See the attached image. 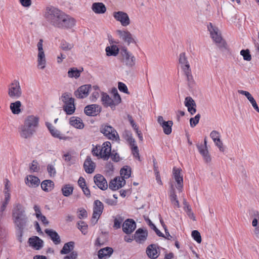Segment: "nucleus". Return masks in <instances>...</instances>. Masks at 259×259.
I'll use <instances>...</instances> for the list:
<instances>
[{
    "instance_id": "f257e3e1",
    "label": "nucleus",
    "mask_w": 259,
    "mask_h": 259,
    "mask_svg": "<svg viewBox=\"0 0 259 259\" xmlns=\"http://www.w3.org/2000/svg\"><path fill=\"white\" fill-rule=\"evenodd\" d=\"M39 118L33 115L27 116L23 124L19 128V132L21 138L28 139L32 136L38 126Z\"/></svg>"
},
{
    "instance_id": "f03ea898",
    "label": "nucleus",
    "mask_w": 259,
    "mask_h": 259,
    "mask_svg": "<svg viewBox=\"0 0 259 259\" xmlns=\"http://www.w3.org/2000/svg\"><path fill=\"white\" fill-rule=\"evenodd\" d=\"M64 13L53 6H48L44 11V17L52 26L57 27Z\"/></svg>"
},
{
    "instance_id": "7ed1b4c3",
    "label": "nucleus",
    "mask_w": 259,
    "mask_h": 259,
    "mask_svg": "<svg viewBox=\"0 0 259 259\" xmlns=\"http://www.w3.org/2000/svg\"><path fill=\"white\" fill-rule=\"evenodd\" d=\"M208 30L209 32L210 37L216 45L220 49H226L227 44L222 38L221 32L218 27L213 26L211 23L207 26Z\"/></svg>"
},
{
    "instance_id": "20e7f679",
    "label": "nucleus",
    "mask_w": 259,
    "mask_h": 259,
    "mask_svg": "<svg viewBox=\"0 0 259 259\" xmlns=\"http://www.w3.org/2000/svg\"><path fill=\"white\" fill-rule=\"evenodd\" d=\"M101 101L104 106L110 107L113 109L121 102V98L115 89L113 92V98L110 97L106 93H102Z\"/></svg>"
},
{
    "instance_id": "39448f33",
    "label": "nucleus",
    "mask_w": 259,
    "mask_h": 259,
    "mask_svg": "<svg viewBox=\"0 0 259 259\" xmlns=\"http://www.w3.org/2000/svg\"><path fill=\"white\" fill-rule=\"evenodd\" d=\"M121 61L128 68H133L136 64V58L127 49H122L120 52Z\"/></svg>"
},
{
    "instance_id": "423d86ee",
    "label": "nucleus",
    "mask_w": 259,
    "mask_h": 259,
    "mask_svg": "<svg viewBox=\"0 0 259 259\" xmlns=\"http://www.w3.org/2000/svg\"><path fill=\"white\" fill-rule=\"evenodd\" d=\"M8 96L13 99H17L20 98L22 91L19 82L14 80L8 87Z\"/></svg>"
},
{
    "instance_id": "0eeeda50",
    "label": "nucleus",
    "mask_w": 259,
    "mask_h": 259,
    "mask_svg": "<svg viewBox=\"0 0 259 259\" xmlns=\"http://www.w3.org/2000/svg\"><path fill=\"white\" fill-rule=\"evenodd\" d=\"M116 33L119 38L127 45L131 44H137L138 39L135 35L126 29L117 30Z\"/></svg>"
},
{
    "instance_id": "6e6552de",
    "label": "nucleus",
    "mask_w": 259,
    "mask_h": 259,
    "mask_svg": "<svg viewBox=\"0 0 259 259\" xmlns=\"http://www.w3.org/2000/svg\"><path fill=\"white\" fill-rule=\"evenodd\" d=\"M93 213L91 220V223L95 225L98 222L100 215L103 212L104 206L102 202L97 200L94 201Z\"/></svg>"
},
{
    "instance_id": "1a4fd4ad",
    "label": "nucleus",
    "mask_w": 259,
    "mask_h": 259,
    "mask_svg": "<svg viewBox=\"0 0 259 259\" xmlns=\"http://www.w3.org/2000/svg\"><path fill=\"white\" fill-rule=\"evenodd\" d=\"M112 16L123 27H126L131 23V20L128 14L123 11L114 12Z\"/></svg>"
},
{
    "instance_id": "9d476101",
    "label": "nucleus",
    "mask_w": 259,
    "mask_h": 259,
    "mask_svg": "<svg viewBox=\"0 0 259 259\" xmlns=\"http://www.w3.org/2000/svg\"><path fill=\"white\" fill-rule=\"evenodd\" d=\"M100 131L109 139L115 141L119 139V136L117 132L111 126L107 125H103Z\"/></svg>"
},
{
    "instance_id": "9b49d317",
    "label": "nucleus",
    "mask_w": 259,
    "mask_h": 259,
    "mask_svg": "<svg viewBox=\"0 0 259 259\" xmlns=\"http://www.w3.org/2000/svg\"><path fill=\"white\" fill-rule=\"evenodd\" d=\"M75 23L76 21L73 17L64 13L57 28H71L75 25Z\"/></svg>"
},
{
    "instance_id": "f8f14e48",
    "label": "nucleus",
    "mask_w": 259,
    "mask_h": 259,
    "mask_svg": "<svg viewBox=\"0 0 259 259\" xmlns=\"http://www.w3.org/2000/svg\"><path fill=\"white\" fill-rule=\"evenodd\" d=\"M26 214L25 208L22 204L19 202H16L14 204L12 210V220L21 217Z\"/></svg>"
},
{
    "instance_id": "ddd939ff",
    "label": "nucleus",
    "mask_w": 259,
    "mask_h": 259,
    "mask_svg": "<svg viewBox=\"0 0 259 259\" xmlns=\"http://www.w3.org/2000/svg\"><path fill=\"white\" fill-rule=\"evenodd\" d=\"M181 169L174 167L173 168V176L177 183L176 187L179 192H182L183 188V178L181 174Z\"/></svg>"
},
{
    "instance_id": "4468645a",
    "label": "nucleus",
    "mask_w": 259,
    "mask_h": 259,
    "mask_svg": "<svg viewBox=\"0 0 259 259\" xmlns=\"http://www.w3.org/2000/svg\"><path fill=\"white\" fill-rule=\"evenodd\" d=\"M12 220L15 227L17 228L18 230L19 231L21 236L23 235V231L26 226L28 222V218L26 214Z\"/></svg>"
},
{
    "instance_id": "2eb2a0df",
    "label": "nucleus",
    "mask_w": 259,
    "mask_h": 259,
    "mask_svg": "<svg viewBox=\"0 0 259 259\" xmlns=\"http://www.w3.org/2000/svg\"><path fill=\"white\" fill-rule=\"evenodd\" d=\"M90 91H92V85L91 84L83 85L75 91L74 95L78 99H83L89 95Z\"/></svg>"
},
{
    "instance_id": "dca6fc26",
    "label": "nucleus",
    "mask_w": 259,
    "mask_h": 259,
    "mask_svg": "<svg viewBox=\"0 0 259 259\" xmlns=\"http://www.w3.org/2000/svg\"><path fill=\"white\" fill-rule=\"evenodd\" d=\"M157 122L162 127L163 132L166 135H169L172 131L171 127L173 125V122L171 120L165 121L162 116H159L157 117Z\"/></svg>"
},
{
    "instance_id": "f3484780",
    "label": "nucleus",
    "mask_w": 259,
    "mask_h": 259,
    "mask_svg": "<svg viewBox=\"0 0 259 259\" xmlns=\"http://www.w3.org/2000/svg\"><path fill=\"white\" fill-rule=\"evenodd\" d=\"M125 184V180L123 178L116 177L109 182V188L113 191H115L124 186Z\"/></svg>"
},
{
    "instance_id": "a211bd4d",
    "label": "nucleus",
    "mask_w": 259,
    "mask_h": 259,
    "mask_svg": "<svg viewBox=\"0 0 259 259\" xmlns=\"http://www.w3.org/2000/svg\"><path fill=\"white\" fill-rule=\"evenodd\" d=\"M111 152V145L110 142H104L100 149V157L105 160H107L110 157Z\"/></svg>"
},
{
    "instance_id": "6ab92c4d",
    "label": "nucleus",
    "mask_w": 259,
    "mask_h": 259,
    "mask_svg": "<svg viewBox=\"0 0 259 259\" xmlns=\"http://www.w3.org/2000/svg\"><path fill=\"white\" fill-rule=\"evenodd\" d=\"M94 182L99 188L105 190L108 188V184L105 178L100 174L96 175L94 178Z\"/></svg>"
},
{
    "instance_id": "aec40b11",
    "label": "nucleus",
    "mask_w": 259,
    "mask_h": 259,
    "mask_svg": "<svg viewBox=\"0 0 259 259\" xmlns=\"http://www.w3.org/2000/svg\"><path fill=\"white\" fill-rule=\"evenodd\" d=\"M101 111V107L96 104H92L87 106L84 112L88 116H96Z\"/></svg>"
},
{
    "instance_id": "412c9836",
    "label": "nucleus",
    "mask_w": 259,
    "mask_h": 259,
    "mask_svg": "<svg viewBox=\"0 0 259 259\" xmlns=\"http://www.w3.org/2000/svg\"><path fill=\"white\" fill-rule=\"evenodd\" d=\"M136 227L135 222L130 219L126 220L122 225L123 231L126 234L132 233L135 230Z\"/></svg>"
},
{
    "instance_id": "4be33fe9",
    "label": "nucleus",
    "mask_w": 259,
    "mask_h": 259,
    "mask_svg": "<svg viewBox=\"0 0 259 259\" xmlns=\"http://www.w3.org/2000/svg\"><path fill=\"white\" fill-rule=\"evenodd\" d=\"M83 167L85 171L88 174H92L94 171L96 164L90 156H87L83 163Z\"/></svg>"
},
{
    "instance_id": "5701e85b",
    "label": "nucleus",
    "mask_w": 259,
    "mask_h": 259,
    "mask_svg": "<svg viewBox=\"0 0 259 259\" xmlns=\"http://www.w3.org/2000/svg\"><path fill=\"white\" fill-rule=\"evenodd\" d=\"M169 196L171 203L175 207L179 208L180 203L177 198V196L176 194V191L174 185L172 183L170 184V188L169 191Z\"/></svg>"
},
{
    "instance_id": "b1692460",
    "label": "nucleus",
    "mask_w": 259,
    "mask_h": 259,
    "mask_svg": "<svg viewBox=\"0 0 259 259\" xmlns=\"http://www.w3.org/2000/svg\"><path fill=\"white\" fill-rule=\"evenodd\" d=\"M29 245L36 250H39L43 246V241L39 237L34 236L29 239Z\"/></svg>"
},
{
    "instance_id": "393cba45",
    "label": "nucleus",
    "mask_w": 259,
    "mask_h": 259,
    "mask_svg": "<svg viewBox=\"0 0 259 259\" xmlns=\"http://www.w3.org/2000/svg\"><path fill=\"white\" fill-rule=\"evenodd\" d=\"M185 105L188 108V111L193 115L196 113V104L193 99L190 97H187L185 100Z\"/></svg>"
},
{
    "instance_id": "a878e982",
    "label": "nucleus",
    "mask_w": 259,
    "mask_h": 259,
    "mask_svg": "<svg viewBox=\"0 0 259 259\" xmlns=\"http://www.w3.org/2000/svg\"><path fill=\"white\" fill-rule=\"evenodd\" d=\"M197 147L198 148V150L200 154L203 157V159L204 161L206 163H208V162H210L211 158V156L209 153L207 147L199 146V145H197Z\"/></svg>"
},
{
    "instance_id": "bb28decb",
    "label": "nucleus",
    "mask_w": 259,
    "mask_h": 259,
    "mask_svg": "<svg viewBox=\"0 0 259 259\" xmlns=\"http://www.w3.org/2000/svg\"><path fill=\"white\" fill-rule=\"evenodd\" d=\"M179 61L180 66L183 71L191 69L185 53H183L180 54Z\"/></svg>"
},
{
    "instance_id": "cd10ccee",
    "label": "nucleus",
    "mask_w": 259,
    "mask_h": 259,
    "mask_svg": "<svg viewBox=\"0 0 259 259\" xmlns=\"http://www.w3.org/2000/svg\"><path fill=\"white\" fill-rule=\"evenodd\" d=\"M92 11L96 14H104L106 11V8L102 3H94L92 6Z\"/></svg>"
},
{
    "instance_id": "c85d7f7f",
    "label": "nucleus",
    "mask_w": 259,
    "mask_h": 259,
    "mask_svg": "<svg viewBox=\"0 0 259 259\" xmlns=\"http://www.w3.org/2000/svg\"><path fill=\"white\" fill-rule=\"evenodd\" d=\"M147 235L148 233L146 230L139 229L136 232L135 239L137 242L142 243L146 240Z\"/></svg>"
},
{
    "instance_id": "c756f323",
    "label": "nucleus",
    "mask_w": 259,
    "mask_h": 259,
    "mask_svg": "<svg viewBox=\"0 0 259 259\" xmlns=\"http://www.w3.org/2000/svg\"><path fill=\"white\" fill-rule=\"evenodd\" d=\"M69 123L75 128L82 129L84 127L82 120L79 117L72 116L69 119Z\"/></svg>"
},
{
    "instance_id": "7c9ffc66",
    "label": "nucleus",
    "mask_w": 259,
    "mask_h": 259,
    "mask_svg": "<svg viewBox=\"0 0 259 259\" xmlns=\"http://www.w3.org/2000/svg\"><path fill=\"white\" fill-rule=\"evenodd\" d=\"M40 183L39 179L34 176H28L26 179V184L30 187H36Z\"/></svg>"
},
{
    "instance_id": "2f4dec72",
    "label": "nucleus",
    "mask_w": 259,
    "mask_h": 259,
    "mask_svg": "<svg viewBox=\"0 0 259 259\" xmlns=\"http://www.w3.org/2000/svg\"><path fill=\"white\" fill-rule=\"evenodd\" d=\"M146 253L149 257L155 259L158 256L157 246L155 244H151L148 246Z\"/></svg>"
},
{
    "instance_id": "473e14b6",
    "label": "nucleus",
    "mask_w": 259,
    "mask_h": 259,
    "mask_svg": "<svg viewBox=\"0 0 259 259\" xmlns=\"http://www.w3.org/2000/svg\"><path fill=\"white\" fill-rule=\"evenodd\" d=\"M45 232L50 237L55 244H58L60 243L61 240L60 237L56 231L51 229H46Z\"/></svg>"
},
{
    "instance_id": "72a5a7b5",
    "label": "nucleus",
    "mask_w": 259,
    "mask_h": 259,
    "mask_svg": "<svg viewBox=\"0 0 259 259\" xmlns=\"http://www.w3.org/2000/svg\"><path fill=\"white\" fill-rule=\"evenodd\" d=\"M47 126L50 131L52 136L59 139H65V137L57 130H56L51 123H46Z\"/></svg>"
},
{
    "instance_id": "f704fd0d",
    "label": "nucleus",
    "mask_w": 259,
    "mask_h": 259,
    "mask_svg": "<svg viewBox=\"0 0 259 259\" xmlns=\"http://www.w3.org/2000/svg\"><path fill=\"white\" fill-rule=\"evenodd\" d=\"M113 250L112 248L107 247L101 249L98 251V257L102 258L104 257H109L113 253Z\"/></svg>"
},
{
    "instance_id": "c9c22d12",
    "label": "nucleus",
    "mask_w": 259,
    "mask_h": 259,
    "mask_svg": "<svg viewBox=\"0 0 259 259\" xmlns=\"http://www.w3.org/2000/svg\"><path fill=\"white\" fill-rule=\"evenodd\" d=\"M37 68L38 69H44L47 65L46 55H37Z\"/></svg>"
},
{
    "instance_id": "e433bc0d",
    "label": "nucleus",
    "mask_w": 259,
    "mask_h": 259,
    "mask_svg": "<svg viewBox=\"0 0 259 259\" xmlns=\"http://www.w3.org/2000/svg\"><path fill=\"white\" fill-rule=\"evenodd\" d=\"M63 108L67 114H72L75 110L74 101L64 104Z\"/></svg>"
},
{
    "instance_id": "4c0bfd02",
    "label": "nucleus",
    "mask_w": 259,
    "mask_h": 259,
    "mask_svg": "<svg viewBox=\"0 0 259 259\" xmlns=\"http://www.w3.org/2000/svg\"><path fill=\"white\" fill-rule=\"evenodd\" d=\"M21 103L20 101H16L10 104V108L13 114H18L21 112Z\"/></svg>"
},
{
    "instance_id": "58836bf2",
    "label": "nucleus",
    "mask_w": 259,
    "mask_h": 259,
    "mask_svg": "<svg viewBox=\"0 0 259 259\" xmlns=\"http://www.w3.org/2000/svg\"><path fill=\"white\" fill-rule=\"evenodd\" d=\"M106 55L108 56H116L119 53V49L116 45L107 47L105 49Z\"/></svg>"
},
{
    "instance_id": "ea45409f",
    "label": "nucleus",
    "mask_w": 259,
    "mask_h": 259,
    "mask_svg": "<svg viewBox=\"0 0 259 259\" xmlns=\"http://www.w3.org/2000/svg\"><path fill=\"white\" fill-rule=\"evenodd\" d=\"M92 91H94L90 96V99L92 102H95L100 97V90L98 86L94 85L92 87Z\"/></svg>"
},
{
    "instance_id": "a19ab883",
    "label": "nucleus",
    "mask_w": 259,
    "mask_h": 259,
    "mask_svg": "<svg viewBox=\"0 0 259 259\" xmlns=\"http://www.w3.org/2000/svg\"><path fill=\"white\" fill-rule=\"evenodd\" d=\"M61 191L64 196L68 197L72 194L73 187L70 184H66L62 187Z\"/></svg>"
},
{
    "instance_id": "79ce46f5",
    "label": "nucleus",
    "mask_w": 259,
    "mask_h": 259,
    "mask_svg": "<svg viewBox=\"0 0 259 259\" xmlns=\"http://www.w3.org/2000/svg\"><path fill=\"white\" fill-rule=\"evenodd\" d=\"M81 71L78 70L77 68L72 67L69 69L67 74L70 78H78L80 75Z\"/></svg>"
},
{
    "instance_id": "37998d69",
    "label": "nucleus",
    "mask_w": 259,
    "mask_h": 259,
    "mask_svg": "<svg viewBox=\"0 0 259 259\" xmlns=\"http://www.w3.org/2000/svg\"><path fill=\"white\" fill-rule=\"evenodd\" d=\"M54 187V183L51 180H45L41 184L42 189L45 191H51Z\"/></svg>"
},
{
    "instance_id": "c03bdc74",
    "label": "nucleus",
    "mask_w": 259,
    "mask_h": 259,
    "mask_svg": "<svg viewBox=\"0 0 259 259\" xmlns=\"http://www.w3.org/2000/svg\"><path fill=\"white\" fill-rule=\"evenodd\" d=\"M74 242L70 241L65 243L60 251L61 254H67L73 249Z\"/></svg>"
},
{
    "instance_id": "a18cd8bd",
    "label": "nucleus",
    "mask_w": 259,
    "mask_h": 259,
    "mask_svg": "<svg viewBox=\"0 0 259 259\" xmlns=\"http://www.w3.org/2000/svg\"><path fill=\"white\" fill-rule=\"evenodd\" d=\"M5 188L4 190V193L5 196L11 197V184L8 179H5L4 181Z\"/></svg>"
},
{
    "instance_id": "49530a36",
    "label": "nucleus",
    "mask_w": 259,
    "mask_h": 259,
    "mask_svg": "<svg viewBox=\"0 0 259 259\" xmlns=\"http://www.w3.org/2000/svg\"><path fill=\"white\" fill-rule=\"evenodd\" d=\"M184 72L187 77V80L188 81L189 86L192 87L194 84L195 81L191 74V69L184 71Z\"/></svg>"
},
{
    "instance_id": "de8ad7c7",
    "label": "nucleus",
    "mask_w": 259,
    "mask_h": 259,
    "mask_svg": "<svg viewBox=\"0 0 259 259\" xmlns=\"http://www.w3.org/2000/svg\"><path fill=\"white\" fill-rule=\"evenodd\" d=\"M61 99L64 104L74 101V99L71 97V94L68 93H63L61 96Z\"/></svg>"
},
{
    "instance_id": "09e8293b",
    "label": "nucleus",
    "mask_w": 259,
    "mask_h": 259,
    "mask_svg": "<svg viewBox=\"0 0 259 259\" xmlns=\"http://www.w3.org/2000/svg\"><path fill=\"white\" fill-rule=\"evenodd\" d=\"M131 168L127 166L124 167L120 170V177L123 178L124 180H125V179L128 178L131 176Z\"/></svg>"
},
{
    "instance_id": "8fccbe9b",
    "label": "nucleus",
    "mask_w": 259,
    "mask_h": 259,
    "mask_svg": "<svg viewBox=\"0 0 259 259\" xmlns=\"http://www.w3.org/2000/svg\"><path fill=\"white\" fill-rule=\"evenodd\" d=\"M73 47L72 44H70L65 41H62L61 44L60 48L65 51L71 50Z\"/></svg>"
},
{
    "instance_id": "3c124183",
    "label": "nucleus",
    "mask_w": 259,
    "mask_h": 259,
    "mask_svg": "<svg viewBox=\"0 0 259 259\" xmlns=\"http://www.w3.org/2000/svg\"><path fill=\"white\" fill-rule=\"evenodd\" d=\"M240 54L243 56L244 60L249 61L251 60V56L250 54L249 50H242L240 52Z\"/></svg>"
},
{
    "instance_id": "603ef678",
    "label": "nucleus",
    "mask_w": 259,
    "mask_h": 259,
    "mask_svg": "<svg viewBox=\"0 0 259 259\" xmlns=\"http://www.w3.org/2000/svg\"><path fill=\"white\" fill-rule=\"evenodd\" d=\"M123 221V219L120 216L116 217L114 220L113 227L116 229H119L121 227V224Z\"/></svg>"
},
{
    "instance_id": "864d4df0",
    "label": "nucleus",
    "mask_w": 259,
    "mask_h": 259,
    "mask_svg": "<svg viewBox=\"0 0 259 259\" xmlns=\"http://www.w3.org/2000/svg\"><path fill=\"white\" fill-rule=\"evenodd\" d=\"M78 228L81 231L82 233L84 235L86 234L88 232V225L83 221H80L78 223Z\"/></svg>"
},
{
    "instance_id": "5fc2aeb1",
    "label": "nucleus",
    "mask_w": 259,
    "mask_h": 259,
    "mask_svg": "<svg viewBox=\"0 0 259 259\" xmlns=\"http://www.w3.org/2000/svg\"><path fill=\"white\" fill-rule=\"evenodd\" d=\"M253 219L252 221V225L253 227L255 228L254 232L255 233H257L258 230V217L256 216V211H255L253 214Z\"/></svg>"
},
{
    "instance_id": "6e6d98bb",
    "label": "nucleus",
    "mask_w": 259,
    "mask_h": 259,
    "mask_svg": "<svg viewBox=\"0 0 259 259\" xmlns=\"http://www.w3.org/2000/svg\"><path fill=\"white\" fill-rule=\"evenodd\" d=\"M210 137L213 140V142L219 141L220 140L221 134L220 133L215 130L212 131L210 134Z\"/></svg>"
},
{
    "instance_id": "4d7b16f0",
    "label": "nucleus",
    "mask_w": 259,
    "mask_h": 259,
    "mask_svg": "<svg viewBox=\"0 0 259 259\" xmlns=\"http://www.w3.org/2000/svg\"><path fill=\"white\" fill-rule=\"evenodd\" d=\"M43 40L40 39L37 44V48L38 50L37 55H45L44 49H43Z\"/></svg>"
},
{
    "instance_id": "13d9d810",
    "label": "nucleus",
    "mask_w": 259,
    "mask_h": 259,
    "mask_svg": "<svg viewBox=\"0 0 259 259\" xmlns=\"http://www.w3.org/2000/svg\"><path fill=\"white\" fill-rule=\"evenodd\" d=\"M200 118L199 114H197L194 117L191 118L190 119V126L192 127L195 126L199 122Z\"/></svg>"
},
{
    "instance_id": "bf43d9fd",
    "label": "nucleus",
    "mask_w": 259,
    "mask_h": 259,
    "mask_svg": "<svg viewBox=\"0 0 259 259\" xmlns=\"http://www.w3.org/2000/svg\"><path fill=\"white\" fill-rule=\"evenodd\" d=\"M192 236L193 239L198 243L201 242V237L200 233L197 230H194L192 232Z\"/></svg>"
},
{
    "instance_id": "052dcab7",
    "label": "nucleus",
    "mask_w": 259,
    "mask_h": 259,
    "mask_svg": "<svg viewBox=\"0 0 259 259\" xmlns=\"http://www.w3.org/2000/svg\"><path fill=\"white\" fill-rule=\"evenodd\" d=\"M30 169L31 171L37 172L39 170L38 163L36 161H33L30 165Z\"/></svg>"
},
{
    "instance_id": "680f3d73",
    "label": "nucleus",
    "mask_w": 259,
    "mask_h": 259,
    "mask_svg": "<svg viewBox=\"0 0 259 259\" xmlns=\"http://www.w3.org/2000/svg\"><path fill=\"white\" fill-rule=\"evenodd\" d=\"M118 88L120 91L124 93H128V89L126 85L121 82H118Z\"/></svg>"
},
{
    "instance_id": "e2e57ef3",
    "label": "nucleus",
    "mask_w": 259,
    "mask_h": 259,
    "mask_svg": "<svg viewBox=\"0 0 259 259\" xmlns=\"http://www.w3.org/2000/svg\"><path fill=\"white\" fill-rule=\"evenodd\" d=\"M110 157L114 161L118 162L120 160V157L119 154L115 152L114 150L111 152Z\"/></svg>"
},
{
    "instance_id": "0e129e2a",
    "label": "nucleus",
    "mask_w": 259,
    "mask_h": 259,
    "mask_svg": "<svg viewBox=\"0 0 259 259\" xmlns=\"http://www.w3.org/2000/svg\"><path fill=\"white\" fill-rule=\"evenodd\" d=\"M126 140L129 143L131 148L134 147L135 146H137L136 144L135 140L134 138H133L131 134L127 135V138L126 139Z\"/></svg>"
},
{
    "instance_id": "69168bd1",
    "label": "nucleus",
    "mask_w": 259,
    "mask_h": 259,
    "mask_svg": "<svg viewBox=\"0 0 259 259\" xmlns=\"http://www.w3.org/2000/svg\"><path fill=\"white\" fill-rule=\"evenodd\" d=\"M87 215V212L84 209L82 208L78 210V216L80 219L85 218Z\"/></svg>"
},
{
    "instance_id": "338daca9",
    "label": "nucleus",
    "mask_w": 259,
    "mask_h": 259,
    "mask_svg": "<svg viewBox=\"0 0 259 259\" xmlns=\"http://www.w3.org/2000/svg\"><path fill=\"white\" fill-rule=\"evenodd\" d=\"M131 149L134 156L136 158H137L139 160H140V158L139 156V151L138 146L132 147Z\"/></svg>"
},
{
    "instance_id": "774afa93",
    "label": "nucleus",
    "mask_w": 259,
    "mask_h": 259,
    "mask_svg": "<svg viewBox=\"0 0 259 259\" xmlns=\"http://www.w3.org/2000/svg\"><path fill=\"white\" fill-rule=\"evenodd\" d=\"M77 256V253L75 251H72L68 255L64 257L63 259H76Z\"/></svg>"
}]
</instances>
